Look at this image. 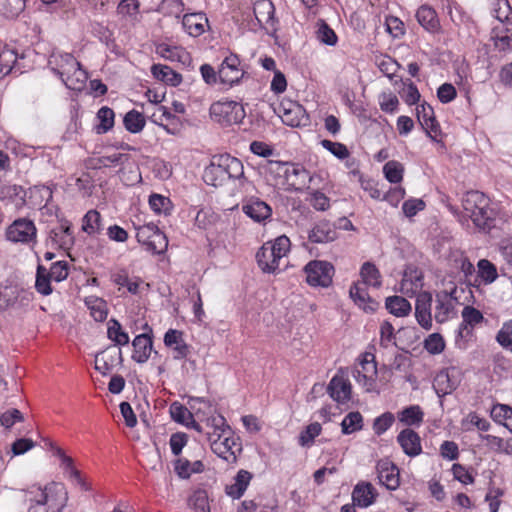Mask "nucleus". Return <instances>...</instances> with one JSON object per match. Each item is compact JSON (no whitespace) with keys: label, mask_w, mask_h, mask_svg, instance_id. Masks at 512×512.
I'll return each instance as SVG.
<instances>
[{"label":"nucleus","mask_w":512,"mask_h":512,"mask_svg":"<svg viewBox=\"0 0 512 512\" xmlns=\"http://www.w3.org/2000/svg\"><path fill=\"white\" fill-rule=\"evenodd\" d=\"M201 422L204 423L207 430L205 432L206 439H210V437L217 435H223L224 432L230 433L231 427L227 424L225 417L221 414L213 413L205 419H201Z\"/></svg>","instance_id":"4c0bfd02"},{"label":"nucleus","mask_w":512,"mask_h":512,"mask_svg":"<svg viewBox=\"0 0 512 512\" xmlns=\"http://www.w3.org/2000/svg\"><path fill=\"white\" fill-rule=\"evenodd\" d=\"M477 266L478 276L485 284H491L498 278L497 268L491 261L481 259Z\"/></svg>","instance_id":"69168bd1"},{"label":"nucleus","mask_w":512,"mask_h":512,"mask_svg":"<svg viewBox=\"0 0 512 512\" xmlns=\"http://www.w3.org/2000/svg\"><path fill=\"white\" fill-rule=\"evenodd\" d=\"M246 73L240 56L227 50L218 66L219 84L232 88L241 83Z\"/></svg>","instance_id":"423d86ee"},{"label":"nucleus","mask_w":512,"mask_h":512,"mask_svg":"<svg viewBox=\"0 0 512 512\" xmlns=\"http://www.w3.org/2000/svg\"><path fill=\"white\" fill-rule=\"evenodd\" d=\"M356 382L363 387L366 392H373L377 387V363L375 355L365 352L360 355L356 363L353 373Z\"/></svg>","instance_id":"1a4fd4ad"},{"label":"nucleus","mask_w":512,"mask_h":512,"mask_svg":"<svg viewBox=\"0 0 512 512\" xmlns=\"http://www.w3.org/2000/svg\"><path fill=\"white\" fill-rule=\"evenodd\" d=\"M385 306L396 317L407 316L412 309L410 302L401 296L388 297Z\"/></svg>","instance_id":"de8ad7c7"},{"label":"nucleus","mask_w":512,"mask_h":512,"mask_svg":"<svg viewBox=\"0 0 512 512\" xmlns=\"http://www.w3.org/2000/svg\"><path fill=\"white\" fill-rule=\"evenodd\" d=\"M50 237L59 247L68 248L71 246L74 243V236L70 221H61L59 227L51 230Z\"/></svg>","instance_id":"a19ab883"},{"label":"nucleus","mask_w":512,"mask_h":512,"mask_svg":"<svg viewBox=\"0 0 512 512\" xmlns=\"http://www.w3.org/2000/svg\"><path fill=\"white\" fill-rule=\"evenodd\" d=\"M404 165L396 160H390L383 166V174L386 180L392 184H399L404 177Z\"/></svg>","instance_id":"603ef678"},{"label":"nucleus","mask_w":512,"mask_h":512,"mask_svg":"<svg viewBox=\"0 0 512 512\" xmlns=\"http://www.w3.org/2000/svg\"><path fill=\"white\" fill-rule=\"evenodd\" d=\"M253 13L260 27L274 22L275 8L271 0H253Z\"/></svg>","instance_id":"72a5a7b5"},{"label":"nucleus","mask_w":512,"mask_h":512,"mask_svg":"<svg viewBox=\"0 0 512 512\" xmlns=\"http://www.w3.org/2000/svg\"><path fill=\"white\" fill-rule=\"evenodd\" d=\"M182 27L191 37H199L209 28V20L203 12L186 13L182 18Z\"/></svg>","instance_id":"b1692460"},{"label":"nucleus","mask_w":512,"mask_h":512,"mask_svg":"<svg viewBox=\"0 0 512 512\" xmlns=\"http://www.w3.org/2000/svg\"><path fill=\"white\" fill-rule=\"evenodd\" d=\"M242 162L229 154L214 156L204 169L203 180L207 185L222 186L230 179H239L243 175Z\"/></svg>","instance_id":"7ed1b4c3"},{"label":"nucleus","mask_w":512,"mask_h":512,"mask_svg":"<svg viewBox=\"0 0 512 512\" xmlns=\"http://www.w3.org/2000/svg\"><path fill=\"white\" fill-rule=\"evenodd\" d=\"M209 112L211 118L223 126L240 124L246 116L243 105L233 100L214 102L210 106Z\"/></svg>","instance_id":"6e6552de"},{"label":"nucleus","mask_w":512,"mask_h":512,"mask_svg":"<svg viewBox=\"0 0 512 512\" xmlns=\"http://www.w3.org/2000/svg\"><path fill=\"white\" fill-rule=\"evenodd\" d=\"M493 49L502 56L512 53V22L495 24L490 32Z\"/></svg>","instance_id":"dca6fc26"},{"label":"nucleus","mask_w":512,"mask_h":512,"mask_svg":"<svg viewBox=\"0 0 512 512\" xmlns=\"http://www.w3.org/2000/svg\"><path fill=\"white\" fill-rule=\"evenodd\" d=\"M149 206L156 214L169 215L172 210V202L168 197L153 193L149 196Z\"/></svg>","instance_id":"bf43d9fd"},{"label":"nucleus","mask_w":512,"mask_h":512,"mask_svg":"<svg viewBox=\"0 0 512 512\" xmlns=\"http://www.w3.org/2000/svg\"><path fill=\"white\" fill-rule=\"evenodd\" d=\"M378 497V492L372 483L359 481L353 488L352 501L360 508H367L373 505Z\"/></svg>","instance_id":"5701e85b"},{"label":"nucleus","mask_w":512,"mask_h":512,"mask_svg":"<svg viewBox=\"0 0 512 512\" xmlns=\"http://www.w3.org/2000/svg\"><path fill=\"white\" fill-rule=\"evenodd\" d=\"M40 442L37 443L34 441V447L37 445L50 449L53 452V455L57 456L60 460V467L63 469L66 476L76 482L77 485L84 491L91 490V484L81 475V472L74 466V461L70 456H67L65 452L54 445V443L49 439L42 437L39 434Z\"/></svg>","instance_id":"9d476101"},{"label":"nucleus","mask_w":512,"mask_h":512,"mask_svg":"<svg viewBox=\"0 0 512 512\" xmlns=\"http://www.w3.org/2000/svg\"><path fill=\"white\" fill-rule=\"evenodd\" d=\"M462 207L478 230L489 232L496 227L498 212L491 199L483 192L467 191L462 198Z\"/></svg>","instance_id":"f257e3e1"},{"label":"nucleus","mask_w":512,"mask_h":512,"mask_svg":"<svg viewBox=\"0 0 512 512\" xmlns=\"http://www.w3.org/2000/svg\"><path fill=\"white\" fill-rule=\"evenodd\" d=\"M69 500L61 482L51 481L34 489V512H63Z\"/></svg>","instance_id":"20e7f679"},{"label":"nucleus","mask_w":512,"mask_h":512,"mask_svg":"<svg viewBox=\"0 0 512 512\" xmlns=\"http://www.w3.org/2000/svg\"><path fill=\"white\" fill-rule=\"evenodd\" d=\"M81 230L88 236H98L104 230L103 217L96 209L88 210L81 220Z\"/></svg>","instance_id":"c85d7f7f"},{"label":"nucleus","mask_w":512,"mask_h":512,"mask_svg":"<svg viewBox=\"0 0 512 512\" xmlns=\"http://www.w3.org/2000/svg\"><path fill=\"white\" fill-rule=\"evenodd\" d=\"M156 53L166 60L177 62L182 65H188L191 62L190 53L180 45L165 42L159 43L156 46Z\"/></svg>","instance_id":"a878e982"},{"label":"nucleus","mask_w":512,"mask_h":512,"mask_svg":"<svg viewBox=\"0 0 512 512\" xmlns=\"http://www.w3.org/2000/svg\"><path fill=\"white\" fill-rule=\"evenodd\" d=\"M495 339L504 350L512 353V319L503 322Z\"/></svg>","instance_id":"338daca9"},{"label":"nucleus","mask_w":512,"mask_h":512,"mask_svg":"<svg viewBox=\"0 0 512 512\" xmlns=\"http://www.w3.org/2000/svg\"><path fill=\"white\" fill-rule=\"evenodd\" d=\"M252 478L253 475L251 472L240 469L234 476L232 483L225 485V494L233 500L240 499L245 494Z\"/></svg>","instance_id":"bb28decb"},{"label":"nucleus","mask_w":512,"mask_h":512,"mask_svg":"<svg viewBox=\"0 0 512 512\" xmlns=\"http://www.w3.org/2000/svg\"><path fill=\"white\" fill-rule=\"evenodd\" d=\"M396 440L402 451L411 458L417 457L423 452L421 437L412 428L401 430Z\"/></svg>","instance_id":"aec40b11"},{"label":"nucleus","mask_w":512,"mask_h":512,"mask_svg":"<svg viewBox=\"0 0 512 512\" xmlns=\"http://www.w3.org/2000/svg\"><path fill=\"white\" fill-rule=\"evenodd\" d=\"M490 13L497 20L496 24L512 22V6L508 0H491Z\"/></svg>","instance_id":"37998d69"},{"label":"nucleus","mask_w":512,"mask_h":512,"mask_svg":"<svg viewBox=\"0 0 512 512\" xmlns=\"http://www.w3.org/2000/svg\"><path fill=\"white\" fill-rule=\"evenodd\" d=\"M401 291L413 296L421 291L423 287V275L418 269H408L404 272L401 280Z\"/></svg>","instance_id":"473e14b6"},{"label":"nucleus","mask_w":512,"mask_h":512,"mask_svg":"<svg viewBox=\"0 0 512 512\" xmlns=\"http://www.w3.org/2000/svg\"><path fill=\"white\" fill-rule=\"evenodd\" d=\"M454 310L453 298L445 291L436 294L435 298V320L438 323L448 321Z\"/></svg>","instance_id":"c756f323"},{"label":"nucleus","mask_w":512,"mask_h":512,"mask_svg":"<svg viewBox=\"0 0 512 512\" xmlns=\"http://www.w3.org/2000/svg\"><path fill=\"white\" fill-rule=\"evenodd\" d=\"M53 197V190L48 185H35L34 186V206H38L41 214L53 215L54 206H50Z\"/></svg>","instance_id":"f704fd0d"},{"label":"nucleus","mask_w":512,"mask_h":512,"mask_svg":"<svg viewBox=\"0 0 512 512\" xmlns=\"http://www.w3.org/2000/svg\"><path fill=\"white\" fill-rule=\"evenodd\" d=\"M416 116L427 136L435 142H440L442 138V131L440 124L435 117L433 107L426 102L419 104L416 108Z\"/></svg>","instance_id":"4468645a"},{"label":"nucleus","mask_w":512,"mask_h":512,"mask_svg":"<svg viewBox=\"0 0 512 512\" xmlns=\"http://www.w3.org/2000/svg\"><path fill=\"white\" fill-rule=\"evenodd\" d=\"M131 159V156L126 153H119V152H113V153H106L100 157L97 158V164L98 166L105 167V168H114L117 166H121V168L118 170V174L122 181H126L124 178V168L123 166L128 163Z\"/></svg>","instance_id":"e433bc0d"},{"label":"nucleus","mask_w":512,"mask_h":512,"mask_svg":"<svg viewBox=\"0 0 512 512\" xmlns=\"http://www.w3.org/2000/svg\"><path fill=\"white\" fill-rule=\"evenodd\" d=\"M291 162H283V161H275L269 160L266 164V173L270 177V180L273 182V185L278 188H282L284 186V181L286 179L287 172L290 169Z\"/></svg>","instance_id":"c9c22d12"},{"label":"nucleus","mask_w":512,"mask_h":512,"mask_svg":"<svg viewBox=\"0 0 512 512\" xmlns=\"http://www.w3.org/2000/svg\"><path fill=\"white\" fill-rule=\"evenodd\" d=\"M418 23L429 33H438L441 30V24L436 10L430 5H421L416 12Z\"/></svg>","instance_id":"cd10ccee"},{"label":"nucleus","mask_w":512,"mask_h":512,"mask_svg":"<svg viewBox=\"0 0 512 512\" xmlns=\"http://www.w3.org/2000/svg\"><path fill=\"white\" fill-rule=\"evenodd\" d=\"M368 285L355 282L350 287L349 294L353 302L365 312H374L378 308V302L367 292Z\"/></svg>","instance_id":"393cba45"},{"label":"nucleus","mask_w":512,"mask_h":512,"mask_svg":"<svg viewBox=\"0 0 512 512\" xmlns=\"http://www.w3.org/2000/svg\"><path fill=\"white\" fill-rule=\"evenodd\" d=\"M316 38L328 46H335L338 42L335 31L324 20L317 22Z\"/></svg>","instance_id":"6e6d98bb"},{"label":"nucleus","mask_w":512,"mask_h":512,"mask_svg":"<svg viewBox=\"0 0 512 512\" xmlns=\"http://www.w3.org/2000/svg\"><path fill=\"white\" fill-rule=\"evenodd\" d=\"M376 472L379 483L390 491H395L400 486L399 468L389 459H380L376 464Z\"/></svg>","instance_id":"a211bd4d"},{"label":"nucleus","mask_w":512,"mask_h":512,"mask_svg":"<svg viewBox=\"0 0 512 512\" xmlns=\"http://www.w3.org/2000/svg\"><path fill=\"white\" fill-rule=\"evenodd\" d=\"M151 71L155 78L172 86H176L182 81L181 74L166 65L155 64L152 66Z\"/></svg>","instance_id":"a18cd8bd"},{"label":"nucleus","mask_w":512,"mask_h":512,"mask_svg":"<svg viewBox=\"0 0 512 512\" xmlns=\"http://www.w3.org/2000/svg\"><path fill=\"white\" fill-rule=\"evenodd\" d=\"M111 281L121 287H126L131 294H138L139 287L143 283L140 277H129L128 271L124 268L118 269L111 274Z\"/></svg>","instance_id":"58836bf2"},{"label":"nucleus","mask_w":512,"mask_h":512,"mask_svg":"<svg viewBox=\"0 0 512 512\" xmlns=\"http://www.w3.org/2000/svg\"><path fill=\"white\" fill-rule=\"evenodd\" d=\"M132 360L139 364H144L148 361L153 350V332L149 328V333H142L137 335L133 341Z\"/></svg>","instance_id":"412c9836"},{"label":"nucleus","mask_w":512,"mask_h":512,"mask_svg":"<svg viewBox=\"0 0 512 512\" xmlns=\"http://www.w3.org/2000/svg\"><path fill=\"white\" fill-rule=\"evenodd\" d=\"M311 180L310 172L302 164L291 162L283 189L288 191H301Z\"/></svg>","instance_id":"6ab92c4d"},{"label":"nucleus","mask_w":512,"mask_h":512,"mask_svg":"<svg viewBox=\"0 0 512 512\" xmlns=\"http://www.w3.org/2000/svg\"><path fill=\"white\" fill-rule=\"evenodd\" d=\"M378 104L380 109L388 114H394L398 111L399 108V99L398 97L391 91L382 92L378 96Z\"/></svg>","instance_id":"774afa93"},{"label":"nucleus","mask_w":512,"mask_h":512,"mask_svg":"<svg viewBox=\"0 0 512 512\" xmlns=\"http://www.w3.org/2000/svg\"><path fill=\"white\" fill-rule=\"evenodd\" d=\"M52 278L47 273V269L43 266L38 264L37 266V273H36V280L34 283V287L36 290L41 293L42 295H49L52 293V287L51 282Z\"/></svg>","instance_id":"052dcab7"},{"label":"nucleus","mask_w":512,"mask_h":512,"mask_svg":"<svg viewBox=\"0 0 512 512\" xmlns=\"http://www.w3.org/2000/svg\"><path fill=\"white\" fill-rule=\"evenodd\" d=\"M165 347L172 351L174 360L186 359L191 353V346L184 339V332L178 329H168L163 338Z\"/></svg>","instance_id":"f3484780"},{"label":"nucleus","mask_w":512,"mask_h":512,"mask_svg":"<svg viewBox=\"0 0 512 512\" xmlns=\"http://www.w3.org/2000/svg\"><path fill=\"white\" fill-rule=\"evenodd\" d=\"M448 263L455 270L453 273H463L465 278L472 276L475 272L474 265L461 251L452 252L449 255Z\"/></svg>","instance_id":"79ce46f5"},{"label":"nucleus","mask_w":512,"mask_h":512,"mask_svg":"<svg viewBox=\"0 0 512 512\" xmlns=\"http://www.w3.org/2000/svg\"><path fill=\"white\" fill-rule=\"evenodd\" d=\"M423 347L429 354L438 355L445 350L446 342L440 333H432L425 338Z\"/></svg>","instance_id":"0e129e2a"},{"label":"nucleus","mask_w":512,"mask_h":512,"mask_svg":"<svg viewBox=\"0 0 512 512\" xmlns=\"http://www.w3.org/2000/svg\"><path fill=\"white\" fill-rule=\"evenodd\" d=\"M475 341L474 326L461 322L458 328V334L455 339V345L461 350L469 347L470 343Z\"/></svg>","instance_id":"4d7b16f0"},{"label":"nucleus","mask_w":512,"mask_h":512,"mask_svg":"<svg viewBox=\"0 0 512 512\" xmlns=\"http://www.w3.org/2000/svg\"><path fill=\"white\" fill-rule=\"evenodd\" d=\"M397 418L406 428L420 427L424 421V412L419 405H411L398 412Z\"/></svg>","instance_id":"ea45409f"},{"label":"nucleus","mask_w":512,"mask_h":512,"mask_svg":"<svg viewBox=\"0 0 512 512\" xmlns=\"http://www.w3.org/2000/svg\"><path fill=\"white\" fill-rule=\"evenodd\" d=\"M241 210L251 220L260 224H265L272 217V207L255 196L243 199Z\"/></svg>","instance_id":"2eb2a0df"},{"label":"nucleus","mask_w":512,"mask_h":512,"mask_svg":"<svg viewBox=\"0 0 512 512\" xmlns=\"http://www.w3.org/2000/svg\"><path fill=\"white\" fill-rule=\"evenodd\" d=\"M48 66L68 89L82 91L88 80V72L70 53L54 51L48 58Z\"/></svg>","instance_id":"f03ea898"},{"label":"nucleus","mask_w":512,"mask_h":512,"mask_svg":"<svg viewBox=\"0 0 512 512\" xmlns=\"http://www.w3.org/2000/svg\"><path fill=\"white\" fill-rule=\"evenodd\" d=\"M378 69L389 79H392L400 69L399 63L388 55H381L376 58Z\"/></svg>","instance_id":"e2e57ef3"},{"label":"nucleus","mask_w":512,"mask_h":512,"mask_svg":"<svg viewBox=\"0 0 512 512\" xmlns=\"http://www.w3.org/2000/svg\"><path fill=\"white\" fill-rule=\"evenodd\" d=\"M96 117L99 121V124L95 127L97 134H105L114 127L115 113L111 108L107 106L101 107Z\"/></svg>","instance_id":"09e8293b"},{"label":"nucleus","mask_w":512,"mask_h":512,"mask_svg":"<svg viewBox=\"0 0 512 512\" xmlns=\"http://www.w3.org/2000/svg\"><path fill=\"white\" fill-rule=\"evenodd\" d=\"M327 392L338 404H346L352 398V385L347 373L341 368L330 380Z\"/></svg>","instance_id":"ddd939ff"},{"label":"nucleus","mask_w":512,"mask_h":512,"mask_svg":"<svg viewBox=\"0 0 512 512\" xmlns=\"http://www.w3.org/2000/svg\"><path fill=\"white\" fill-rule=\"evenodd\" d=\"M290 239L281 235L265 242L256 254L259 268L266 273H274L279 268L280 260L290 251Z\"/></svg>","instance_id":"39448f33"},{"label":"nucleus","mask_w":512,"mask_h":512,"mask_svg":"<svg viewBox=\"0 0 512 512\" xmlns=\"http://www.w3.org/2000/svg\"><path fill=\"white\" fill-rule=\"evenodd\" d=\"M107 336L119 346H125L130 342L129 335L122 329L121 324L116 319H111L108 322Z\"/></svg>","instance_id":"864d4df0"},{"label":"nucleus","mask_w":512,"mask_h":512,"mask_svg":"<svg viewBox=\"0 0 512 512\" xmlns=\"http://www.w3.org/2000/svg\"><path fill=\"white\" fill-rule=\"evenodd\" d=\"M306 281L313 287H329L334 276V267L327 261L313 260L304 268Z\"/></svg>","instance_id":"f8f14e48"},{"label":"nucleus","mask_w":512,"mask_h":512,"mask_svg":"<svg viewBox=\"0 0 512 512\" xmlns=\"http://www.w3.org/2000/svg\"><path fill=\"white\" fill-rule=\"evenodd\" d=\"M363 427V417L360 412H349L341 422V429L343 434H351L361 430Z\"/></svg>","instance_id":"13d9d810"},{"label":"nucleus","mask_w":512,"mask_h":512,"mask_svg":"<svg viewBox=\"0 0 512 512\" xmlns=\"http://www.w3.org/2000/svg\"><path fill=\"white\" fill-rule=\"evenodd\" d=\"M312 243H327L337 238V230L329 221H320L312 228L308 236Z\"/></svg>","instance_id":"7c9ffc66"},{"label":"nucleus","mask_w":512,"mask_h":512,"mask_svg":"<svg viewBox=\"0 0 512 512\" xmlns=\"http://www.w3.org/2000/svg\"><path fill=\"white\" fill-rule=\"evenodd\" d=\"M491 417L495 422L504 425L512 433V407L497 403L491 409Z\"/></svg>","instance_id":"8fccbe9b"},{"label":"nucleus","mask_w":512,"mask_h":512,"mask_svg":"<svg viewBox=\"0 0 512 512\" xmlns=\"http://www.w3.org/2000/svg\"><path fill=\"white\" fill-rule=\"evenodd\" d=\"M361 281L369 287L379 288L382 285L381 274L375 264L365 262L360 269Z\"/></svg>","instance_id":"49530a36"},{"label":"nucleus","mask_w":512,"mask_h":512,"mask_svg":"<svg viewBox=\"0 0 512 512\" xmlns=\"http://www.w3.org/2000/svg\"><path fill=\"white\" fill-rule=\"evenodd\" d=\"M210 448L219 458L229 464L237 462L238 456L242 452V443L239 436H236L230 428V433L224 432L223 435H217L207 439Z\"/></svg>","instance_id":"0eeeda50"},{"label":"nucleus","mask_w":512,"mask_h":512,"mask_svg":"<svg viewBox=\"0 0 512 512\" xmlns=\"http://www.w3.org/2000/svg\"><path fill=\"white\" fill-rule=\"evenodd\" d=\"M6 238L13 243L27 244L32 240V220L16 219L6 230Z\"/></svg>","instance_id":"4be33fe9"},{"label":"nucleus","mask_w":512,"mask_h":512,"mask_svg":"<svg viewBox=\"0 0 512 512\" xmlns=\"http://www.w3.org/2000/svg\"><path fill=\"white\" fill-rule=\"evenodd\" d=\"M18 55L14 50L3 48L0 50V77L6 76L18 69Z\"/></svg>","instance_id":"3c124183"},{"label":"nucleus","mask_w":512,"mask_h":512,"mask_svg":"<svg viewBox=\"0 0 512 512\" xmlns=\"http://www.w3.org/2000/svg\"><path fill=\"white\" fill-rule=\"evenodd\" d=\"M275 111L287 126L305 127L310 123V117L305 108L291 99H282Z\"/></svg>","instance_id":"9b49d317"},{"label":"nucleus","mask_w":512,"mask_h":512,"mask_svg":"<svg viewBox=\"0 0 512 512\" xmlns=\"http://www.w3.org/2000/svg\"><path fill=\"white\" fill-rule=\"evenodd\" d=\"M188 505L193 512H210L208 495L205 490H196L190 496Z\"/></svg>","instance_id":"680f3d73"},{"label":"nucleus","mask_w":512,"mask_h":512,"mask_svg":"<svg viewBox=\"0 0 512 512\" xmlns=\"http://www.w3.org/2000/svg\"><path fill=\"white\" fill-rule=\"evenodd\" d=\"M431 296L424 294L417 298L415 306V317L418 324L425 330L432 328Z\"/></svg>","instance_id":"2f4dec72"},{"label":"nucleus","mask_w":512,"mask_h":512,"mask_svg":"<svg viewBox=\"0 0 512 512\" xmlns=\"http://www.w3.org/2000/svg\"><path fill=\"white\" fill-rule=\"evenodd\" d=\"M124 127L130 133H139L143 130L146 120L145 117L137 110H131L126 113L123 119Z\"/></svg>","instance_id":"5fc2aeb1"},{"label":"nucleus","mask_w":512,"mask_h":512,"mask_svg":"<svg viewBox=\"0 0 512 512\" xmlns=\"http://www.w3.org/2000/svg\"><path fill=\"white\" fill-rule=\"evenodd\" d=\"M85 305L90 310V315L97 322H103L108 315L107 303L97 296H88L85 298Z\"/></svg>","instance_id":"c03bdc74"}]
</instances>
